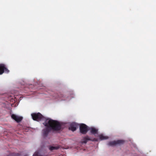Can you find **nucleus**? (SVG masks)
<instances>
[{"label":"nucleus","instance_id":"1","mask_svg":"<svg viewBox=\"0 0 156 156\" xmlns=\"http://www.w3.org/2000/svg\"><path fill=\"white\" fill-rule=\"evenodd\" d=\"M43 124L47 127L43 129L42 131L43 135L44 137L47 136L51 130L58 131L61 129V125L58 121L50 119H46Z\"/></svg>","mask_w":156,"mask_h":156},{"label":"nucleus","instance_id":"2","mask_svg":"<svg viewBox=\"0 0 156 156\" xmlns=\"http://www.w3.org/2000/svg\"><path fill=\"white\" fill-rule=\"evenodd\" d=\"M33 119L34 120L39 121L41 120L45 121L46 119L41 114L38 112L37 113H33L31 114Z\"/></svg>","mask_w":156,"mask_h":156},{"label":"nucleus","instance_id":"7","mask_svg":"<svg viewBox=\"0 0 156 156\" xmlns=\"http://www.w3.org/2000/svg\"><path fill=\"white\" fill-rule=\"evenodd\" d=\"M88 140H91L92 141H97V139L95 138H94L93 140H92L88 136H87L83 138V139L82 141V143L86 144Z\"/></svg>","mask_w":156,"mask_h":156},{"label":"nucleus","instance_id":"6","mask_svg":"<svg viewBox=\"0 0 156 156\" xmlns=\"http://www.w3.org/2000/svg\"><path fill=\"white\" fill-rule=\"evenodd\" d=\"M78 124L75 122H73L71 123L69 127V129L70 130L73 132L75 131L76 129V127Z\"/></svg>","mask_w":156,"mask_h":156},{"label":"nucleus","instance_id":"8","mask_svg":"<svg viewBox=\"0 0 156 156\" xmlns=\"http://www.w3.org/2000/svg\"><path fill=\"white\" fill-rule=\"evenodd\" d=\"M11 117L17 122H20V117L19 115L12 114L11 115Z\"/></svg>","mask_w":156,"mask_h":156},{"label":"nucleus","instance_id":"10","mask_svg":"<svg viewBox=\"0 0 156 156\" xmlns=\"http://www.w3.org/2000/svg\"><path fill=\"white\" fill-rule=\"evenodd\" d=\"M90 132L93 134H96L97 133L98 130L94 128H90Z\"/></svg>","mask_w":156,"mask_h":156},{"label":"nucleus","instance_id":"11","mask_svg":"<svg viewBox=\"0 0 156 156\" xmlns=\"http://www.w3.org/2000/svg\"><path fill=\"white\" fill-rule=\"evenodd\" d=\"M100 139L101 140H106L108 139V137L107 136H105L103 135L102 134L100 135L99 136Z\"/></svg>","mask_w":156,"mask_h":156},{"label":"nucleus","instance_id":"9","mask_svg":"<svg viewBox=\"0 0 156 156\" xmlns=\"http://www.w3.org/2000/svg\"><path fill=\"white\" fill-rule=\"evenodd\" d=\"M56 98H60L62 100H65L66 96L65 95L63 94L62 93H59L58 94V96L56 97Z\"/></svg>","mask_w":156,"mask_h":156},{"label":"nucleus","instance_id":"4","mask_svg":"<svg viewBox=\"0 0 156 156\" xmlns=\"http://www.w3.org/2000/svg\"><path fill=\"white\" fill-rule=\"evenodd\" d=\"M124 143V140H119L117 141L109 142L108 143V145L110 146H115L117 145H120L123 144Z\"/></svg>","mask_w":156,"mask_h":156},{"label":"nucleus","instance_id":"12","mask_svg":"<svg viewBox=\"0 0 156 156\" xmlns=\"http://www.w3.org/2000/svg\"><path fill=\"white\" fill-rule=\"evenodd\" d=\"M59 148L58 146H50L49 149L50 151H53L54 150H57Z\"/></svg>","mask_w":156,"mask_h":156},{"label":"nucleus","instance_id":"5","mask_svg":"<svg viewBox=\"0 0 156 156\" xmlns=\"http://www.w3.org/2000/svg\"><path fill=\"white\" fill-rule=\"evenodd\" d=\"M9 71L5 67L4 64L0 65V75L2 74L4 72L8 73Z\"/></svg>","mask_w":156,"mask_h":156},{"label":"nucleus","instance_id":"13","mask_svg":"<svg viewBox=\"0 0 156 156\" xmlns=\"http://www.w3.org/2000/svg\"><path fill=\"white\" fill-rule=\"evenodd\" d=\"M33 156H42L40 154V153L38 151H36L34 154Z\"/></svg>","mask_w":156,"mask_h":156},{"label":"nucleus","instance_id":"14","mask_svg":"<svg viewBox=\"0 0 156 156\" xmlns=\"http://www.w3.org/2000/svg\"><path fill=\"white\" fill-rule=\"evenodd\" d=\"M23 118L22 116H20V122L23 119Z\"/></svg>","mask_w":156,"mask_h":156},{"label":"nucleus","instance_id":"3","mask_svg":"<svg viewBox=\"0 0 156 156\" xmlns=\"http://www.w3.org/2000/svg\"><path fill=\"white\" fill-rule=\"evenodd\" d=\"M80 131L81 133L83 134H86L88 131L87 126L84 124H81L80 125Z\"/></svg>","mask_w":156,"mask_h":156}]
</instances>
